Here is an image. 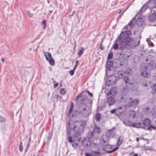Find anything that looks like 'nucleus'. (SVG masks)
Listing matches in <instances>:
<instances>
[{"label": "nucleus", "mask_w": 156, "mask_h": 156, "mask_svg": "<svg viewBox=\"0 0 156 156\" xmlns=\"http://www.w3.org/2000/svg\"><path fill=\"white\" fill-rule=\"evenodd\" d=\"M86 123L85 121H80L78 126H74L70 131L67 132V140L74 148H77L78 145L76 140L77 139L78 142L80 141L81 140L80 135L84 132V127Z\"/></svg>", "instance_id": "obj_1"}, {"label": "nucleus", "mask_w": 156, "mask_h": 156, "mask_svg": "<svg viewBox=\"0 0 156 156\" xmlns=\"http://www.w3.org/2000/svg\"><path fill=\"white\" fill-rule=\"evenodd\" d=\"M117 99L119 102H122L129 106H135L138 103V100L137 99L132 100L131 98L129 97L128 94L119 95L117 97Z\"/></svg>", "instance_id": "obj_2"}, {"label": "nucleus", "mask_w": 156, "mask_h": 156, "mask_svg": "<svg viewBox=\"0 0 156 156\" xmlns=\"http://www.w3.org/2000/svg\"><path fill=\"white\" fill-rule=\"evenodd\" d=\"M134 27V25L132 22H130L128 25L124 27V29L126 30L122 32L120 34L118 39L119 40L122 39L126 40L127 38L131 34L130 29Z\"/></svg>", "instance_id": "obj_3"}, {"label": "nucleus", "mask_w": 156, "mask_h": 156, "mask_svg": "<svg viewBox=\"0 0 156 156\" xmlns=\"http://www.w3.org/2000/svg\"><path fill=\"white\" fill-rule=\"evenodd\" d=\"M140 39L130 37L127 39V43L130 48H134L139 45Z\"/></svg>", "instance_id": "obj_4"}, {"label": "nucleus", "mask_w": 156, "mask_h": 156, "mask_svg": "<svg viewBox=\"0 0 156 156\" xmlns=\"http://www.w3.org/2000/svg\"><path fill=\"white\" fill-rule=\"evenodd\" d=\"M79 114L82 116L85 117H87L89 116L91 113V109L89 107L86 106H79Z\"/></svg>", "instance_id": "obj_5"}, {"label": "nucleus", "mask_w": 156, "mask_h": 156, "mask_svg": "<svg viewBox=\"0 0 156 156\" xmlns=\"http://www.w3.org/2000/svg\"><path fill=\"white\" fill-rule=\"evenodd\" d=\"M109 86H106L105 91V94L108 96L110 95L113 96L116 94L117 91V87L114 86L110 88Z\"/></svg>", "instance_id": "obj_6"}, {"label": "nucleus", "mask_w": 156, "mask_h": 156, "mask_svg": "<svg viewBox=\"0 0 156 156\" xmlns=\"http://www.w3.org/2000/svg\"><path fill=\"white\" fill-rule=\"evenodd\" d=\"M152 65L150 63H149L148 66H145V69L144 70H142L141 74V76L145 78L148 77L150 75L149 70L152 69Z\"/></svg>", "instance_id": "obj_7"}, {"label": "nucleus", "mask_w": 156, "mask_h": 156, "mask_svg": "<svg viewBox=\"0 0 156 156\" xmlns=\"http://www.w3.org/2000/svg\"><path fill=\"white\" fill-rule=\"evenodd\" d=\"M156 19V8L150 10L148 13V20L149 22H154Z\"/></svg>", "instance_id": "obj_8"}, {"label": "nucleus", "mask_w": 156, "mask_h": 156, "mask_svg": "<svg viewBox=\"0 0 156 156\" xmlns=\"http://www.w3.org/2000/svg\"><path fill=\"white\" fill-rule=\"evenodd\" d=\"M116 77L114 75L108 76L106 81V85L112 86L115 84L116 81Z\"/></svg>", "instance_id": "obj_9"}, {"label": "nucleus", "mask_w": 156, "mask_h": 156, "mask_svg": "<svg viewBox=\"0 0 156 156\" xmlns=\"http://www.w3.org/2000/svg\"><path fill=\"white\" fill-rule=\"evenodd\" d=\"M47 60L49 62V63L51 66L55 64V61L53 58L51 53L49 52H44V53Z\"/></svg>", "instance_id": "obj_10"}, {"label": "nucleus", "mask_w": 156, "mask_h": 156, "mask_svg": "<svg viewBox=\"0 0 156 156\" xmlns=\"http://www.w3.org/2000/svg\"><path fill=\"white\" fill-rule=\"evenodd\" d=\"M116 42H119V49L122 50L127 48V44H128L127 43V40H119V39H118L116 41Z\"/></svg>", "instance_id": "obj_11"}, {"label": "nucleus", "mask_w": 156, "mask_h": 156, "mask_svg": "<svg viewBox=\"0 0 156 156\" xmlns=\"http://www.w3.org/2000/svg\"><path fill=\"white\" fill-rule=\"evenodd\" d=\"M112 148L111 145L108 144L105 145L104 146L103 149L107 153H109L114 152L117 150L118 149V147H116L112 149Z\"/></svg>", "instance_id": "obj_12"}, {"label": "nucleus", "mask_w": 156, "mask_h": 156, "mask_svg": "<svg viewBox=\"0 0 156 156\" xmlns=\"http://www.w3.org/2000/svg\"><path fill=\"white\" fill-rule=\"evenodd\" d=\"M146 4L148 6V8L150 10L156 8V0H149Z\"/></svg>", "instance_id": "obj_13"}, {"label": "nucleus", "mask_w": 156, "mask_h": 156, "mask_svg": "<svg viewBox=\"0 0 156 156\" xmlns=\"http://www.w3.org/2000/svg\"><path fill=\"white\" fill-rule=\"evenodd\" d=\"M142 124L143 126L141 127L142 129L146 130H148V127L151 126V121L148 118L142 121Z\"/></svg>", "instance_id": "obj_14"}, {"label": "nucleus", "mask_w": 156, "mask_h": 156, "mask_svg": "<svg viewBox=\"0 0 156 156\" xmlns=\"http://www.w3.org/2000/svg\"><path fill=\"white\" fill-rule=\"evenodd\" d=\"M121 53V55H123L125 57L128 58L131 55L132 51L130 49L126 48L122 50Z\"/></svg>", "instance_id": "obj_15"}, {"label": "nucleus", "mask_w": 156, "mask_h": 156, "mask_svg": "<svg viewBox=\"0 0 156 156\" xmlns=\"http://www.w3.org/2000/svg\"><path fill=\"white\" fill-rule=\"evenodd\" d=\"M106 73L108 76H112L117 73V71H115L113 67L106 68Z\"/></svg>", "instance_id": "obj_16"}, {"label": "nucleus", "mask_w": 156, "mask_h": 156, "mask_svg": "<svg viewBox=\"0 0 156 156\" xmlns=\"http://www.w3.org/2000/svg\"><path fill=\"white\" fill-rule=\"evenodd\" d=\"M115 101V98L112 96H110L107 98V103L109 106L114 105Z\"/></svg>", "instance_id": "obj_17"}, {"label": "nucleus", "mask_w": 156, "mask_h": 156, "mask_svg": "<svg viewBox=\"0 0 156 156\" xmlns=\"http://www.w3.org/2000/svg\"><path fill=\"white\" fill-rule=\"evenodd\" d=\"M91 143V140L87 137H85L82 141L83 145L85 147H88L90 146Z\"/></svg>", "instance_id": "obj_18"}, {"label": "nucleus", "mask_w": 156, "mask_h": 156, "mask_svg": "<svg viewBox=\"0 0 156 156\" xmlns=\"http://www.w3.org/2000/svg\"><path fill=\"white\" fill-rule=\"evenodd\" d=\"M129 87L134 91H137L138 88V84L134 82L133 83L132 82L129 85Z\"/></svg>", "instance_id": "obj_19"}, {"label": "nucleus", "mask_w": 156, "mask_h": 156, "mask_svg": "<svg viewBox=\"0 0 156 156\" xmlns=\"http://www.w3.org/2000/svg\"><path fill=\"white\" fill-rule=\"evenodd\" d=\"M87 96L85 94H83L81 96L79 95L76 97V99L78 100L82 101V102L87 100Z\"/></svg>", "instance_id": "obj_20"}, {"label": "nucleus", "mask_w": 156, "mask_h": 156, "mask_svg": "<svg viewBox=\"0 0 156 156\" xmlns=\"http://www.w3.org/2000/svg\"><path fill=\"white\" fill-rule=\"evenodd\" d=\"M122 64L121 63L120 60L118 59H115L113 62V66L116 68L120 67Z\"/></svg>", "instance_id": "obj_21"}, {"label": "nucleus", "mask_w": 156, "mask_h": 156, "mask_svg": "<svg viewBox=\"0 0 156 156\" xmlns=\"http://www.w3.org/2000/svg\"><path fill=\"white\" fill-rule=\"evenodd\" d=\"M154 58L152 55H149L147 58L145 59V60L147 61V65L148 66L149 63H151L153 65V62L154 61Z\"/></svg>", "instance_id": "obj_22"}, {"label": "nucleus", "mask_w": 156, "mask_h": 156, "mask_svg": "<svg viewBox=\"0 0 156 156\" xmlns=\"http://www.w3.org/2000/svg\"><path fill=\"white\" fill-rule=\"evenodd\" d=\"M115 129V127H113L112 129L108 130L106 133V135L110 138L112 137L114 134V131Z\"/></svg>", "instance_id": "obj_23"}, {"label": "nucleus", "mask_w": 156, "mask_h": 156, "mask_svg": "<svg viewBox=\"0 0 156 156\" xmlns=\"http://www.w3.org/2000/svg\"><path fill=\"white\" fill-rule=\"evenodd\" d=\"M110 138L109 137L105 135L102 136L101 141L104 143H106L108 144V141Z\"/></svg>", "instance_id": "obj_24"}, {"label": "nucleus", "mask_w": 156, "mask_h": 156, "mask_svg": "<svg viewBox=\"0 0 156 156\" xmlns=\"http://www.w3.org/2000/svg\"><path fill=\"white\" fill-rule=\"evenodd\" d=\"M112 65L113 66V62H112V60H108L106 63V68L113 67Z\"/></svg>", "instance_id": "obj_25"}, {"label": "nucleus", "mask_w": 156, "mask_h": 156, "mask_svg": "<svg viewBox=\"0 0 156 156\" xmlns=\"http://www.w3.org/2000/svg\"><path fill=\"white\" fill-rule=\"evenodd\" d=\"M123 80L124 82L126 84H129V85L131 82L130 78L128 76H124Z\"/></svg>", "instance_id": "obj_26"}, {"label": "nucleus", "mask_w": 156, "mask_h": 156, "mask_svg": "<svg viewBox=\"0 0 156 156\" xmlns=\"http://www.w3.org/2000/svg\"><path fill=\"white\" fill-rule=\"evenodd\" d=\"M94 133L92 131L90 130L87 133V137L88 139L90 140L91 139L93 138L94 136Z\"/></svg>", "instance_id": "obj_27"}, {"label": "nucleus", "mask_w": 156, "mask_h": 156, "mask_svg": "<svg viewBox=\"0 0 156 156\" xmlns=\"http://www.w3.org/2000/svg\"><path fill=\"white\" fill-rule=\"evenodd\" d=\"M135 112L133 110H130L129 112V117L130 119H133L135 117Z\"/></svg>", "instance_id": "obj_28"}, {"label": "nucleus", "mask_w": 156, "mask_h": 156, "mask_svg": "<svg viewBox=\"0 0 156 156\" xmlns=\"http://www.w3.org/2000/svg\"><path fill=\"white\" fill-rule=\"evenodd\" d=\"M132 126L133 127H136V128H141V126H142V124L140 122L139 123H133L131 124V125H130V126Z\"/></svg>", "instance_id": "obj_29"}, {"label": "nucleus", "mask_w": 156, "mask_h": 156, "mask_svg": "<svg viewBox=\"0 0 156 156\" xmlns=\"http://www.w3.org/2000/svg\"><path fill=\"white\" fill-rule=\"evenodd\" d=\"M123 141V139L122 138L121 136H119L118 138V140L117 143V146L118 147H119L121 145Z\"/></svg>", "instance_id": "obj_30"}, {"label": "nucleus", "mask_w": 156, "mask_h": 156, "mask_svg": "<svg viewBox=\"0 0 156 156\" xmlns=\"http://www.w3.org/2000/svg\"><path fill=\"white\" fill-rule=\"evenodd\" d=\"M125 73L121 70L119 71L117 73V76L119 79H122Z\"/></svg>", "instance_id": "obj_31"}, {"label": "nucleus", "mask_w": 156, "mask_h": 156, "mask_svg": "<svg viewBox=\"0 0 156 156\" xmlns=\"http://www.w3.org/2000/svg\"><path fill=\"white\" fill-rule=\"evenodd\" d=\"M94 131L97 133H99L101 132L100 128L99 127H98L96 125H95L94 129Z\"/></svg>", "instance_id": "obj_32"}, {"label": "nucleus", "mask_w": 156, "mask_h": 156, "mask_svg": "<svg viewBox=\"0 0 156 156\" xmlns=\"http://www.w3.org/2000/svg\"><path fill=\"white\" fill-rule=\"evenodd\" d=\"M148 8V6L145 3L144 5L140 9V11L142 13L143 12H144L145 10L147 9Z\"/></svg>", "instance_id": "obj_33"}, {"label": "nucleus", "mask_w": 156, "mask_h": 156, "mask_svg": "<svg viewBox=\"0 0 156 156\" xmlns=\"http://www.w3.org/2000/svg\"><path fill=\"white\" fill-rule=\"evenodd\" d=\"M46 21L45 20H43L41 23L40 25L42 26L43 29H44L46 28Z\"/></svg>", "instance_id": "obj_34"}, {"label": "nucleus", "mask_w": 156, "mask_h": 156, "mask_svg": "<svg viewBox=\"0 0 156 156\" xmlns=\"http://www.w3.org/2000/svg\"><path fill=\"white\" fill-rule=\"evenodd\" d=\"M127 86L126 85L124 87L122 88V93H123V94L121 95H125V94H128L127 93H126V92L127 90Z\"/></svg>", "instance_id": "obj_35"}, {"label": "nucleus", "mask_w": 156, "mask_h": 156, "mask_svg": "<svg viewBox=\"0 0 156 156\" xmlns=\"http://www.w3.org/2000/svg\"><path fill=\"white\" fill-rule=\"evenodd\" d=\"M152 90L151 91V93L152 94H154L156 92V83L154 84L151 87Z\"/></svg>", "instance_id": "obj_36"}, {"label": "nucleus", "mask_w": 156, "mask_h": 156, "mask_svg": "<svg viewBox=\"0 0 156 156\" xmlns=\"http://www.w3.org/2000/svg\"><path fill=\"white\" fill-rule=\"evenodd\" d=\"M101 115L100 113H97L95 115V119L97 121H98L100 119Z\"/></svg>", "instance_id": "obj_37"}, {"label": "nucleus", "mask_w": 156, "mask_h": 156, "mask_svg": "<svg viewBox=\"0 0 156 156\" xmlns=\"http://www.w3.org/2000/svg\"><path fill=\"white\" fill-rule=\"evenodd\" d=\"M74 107V104L73 102H71L70 105V109H69V115L71 113L72 111L73 108Z\"/></svg>", "instance_id": "obj_38"}, {"label": "nucleus", "mask_w": 156, "mask_h": 156, "mask_svg": "<svg viewBox=\"0 0 156 156\" xmlns=\"http://www.w3.org/2000/svg\"><path fill=\"white\" fill-rule=\"evenodd\" d=\"M84 50H85V49L84 48H82V49L78 51L77 54L78 55L79 57L81 56V55L83 54Z\"/></svg>", "instance_id": "obj_39"}, {"label": "nucleus", "mask_w": 156, "mask_h": 156, "mask_svg": "<svg viewBox=\"0 0 156 156\" xmlns=\"http://www.w3.org/2000/svg\"><path fill=\"white\" fill-rule=\"evenodd\" d=\"M60 93L62 95H64L66 93V90L65 88H62L60 89Z\"/></svg>", "instance_id": "obj_40"}, {"label": "nucleus", "mask_w": 156, "mask_h": 156, "mask_svg": "<svg viewBox=\"0 0 156 156\" xmlns=\"http://www.w3.org/2000/svg\"><path fill=\"white\" fill-rule=\"evenodd\" d=\"M52 134L51 133L49 132V133H48V135L47 136V137L48 139V140H47L48 142H49L50 140V139H51V138L52 137Z\"/></svg>", "instance_id": "obj_41"}, {"label": "nucleus", "mask_w": 156, "mask_h": 156, "mask_svg": "<svg viewBox=\"0 0 156 156\" xmlns=\"http://www.w3.org/2000/svg\"><path fill=\"white\" fill-rule=\"evenodd\" d=\"M92 156H100L98 152H92Z\"/></svg>", "instance_id": "obj_42"}, {"label": "nucleus", "mask_w": 156, "mask_h": 156, "mask_svg": "<svg viewBox=\"0 0 156 156\" xmlns=\"http://www.w3.org/2000/svg\"><path fill=\"white\" fill-rule=\"evenodd\" d=\"M113 57V53L112 52H110L108 55L107 59L108 60H110Z\"/></svg>", "instance_id": "obj_43"}, {"label": "nucleus", "mask_w": 156, "mask_h": 156, "mask_svg": "<svg viewBox=\"0 0 156 156\" xmlns=\"http://www.w3.org/2000/svg\"><path fill=\"white\" fill-rule=\"evenodd\" d=\"M118 111V109H114L112 110H111L110 112L112 114L115 113V115L116 114L117 112Z\"/></svg>", "instance_id": "obj_44"}, {"label": "nucleus", "mask_w": 156, "mask_h": 156, "mask_svg": "<svg viewBox=\"0 0 156 156\" xmlns=\"http://www.w3.org/2000/svg\"><path fill=\"white\" fill-rule=\"evenodd\" d=\"M19 149L20 152H22L23 150V144L22 142H20L19 145Z\"/></svg>", "instance_id": "obj_45"}, {"label": "nucleus", "mask_w": 156, "mask_h": 156, "mask_svg": "<svg viewBox=\"0 0 156 156\" xmlns=\"http://www.w3.org/2000/svg\"><path fill=\"white\" fill-rule=\"evenodd\" d=\"M151 128H153L155 130L156 129V127H155L154 126H153L152 125H151L149 127H148V130H151Z\"/></svg>", "instance_id": "obj_46"}, {"label": "nucleus", "mask_w": 156, "mask_h": 156, "mask_svg": "<svg viewBox=\"0 0 156 156\" xmlns=\"http://www.w3.org/2000/svg\"><path fill=\"white\" fill-rule=\"evenodd\" d=\"M113 48L115 49H117L118 48L119 46L118 44L117 43H115L114 45L113 46Z\"/></svg>", "instance_id": "obj_47"}, {"label": "nucleus", "mask_w": 156, "mask_h": 156, "mask_svg": "<svg viewBox=\"0 0 156 156\" xmlns=\"http://www.w3.org/2000/svg\"><path fill=\"white\" fill-rule=\"evenodd\" d=\"M27 13L28 15V17L31 18L33 16V14L32 13H30V11H28L27 12Z\"/></svg>", "instance_id": "obj_48"}, {"label": "nucleus", "mask_w": 156, "mask_h": 156, "mask_svg": "<svg viewBox=\"0 0 156 156\" xmlns=\"http://www.w3.org/2000/svg\"><path fill=\"white\" fill-rule=\"evenodd\" d=\"M152 80L154 81H156V73H154L153 75Z\"/></svg>", "instance_id": "obj_49"}, {"label": "nucleus", "mask_w": 156, "mask_h": 156, "mask_svg": "<svg viewBox=\"0 0 156 156\" xmlns=\"http://www.w3.org/2000/svg\"><path fill=\"white\" fill-rule=\"evenodd\" d=\"M5 121V118L0 116V122H4Z\"/></svg>", "instance_id": "obj_50"}, {"label": "nucleus", "mask_w": 156, "mask_h": 156, "mask_svg": "<svg viewBox=\"0 0 156 156\" xmlns=\"http://www.w3.org/2000/svg\"><path fill=\"white\" fill-rule=\"evenodd\" d=\"M75 70H71L69 71V74L71 75L72 76L74 74V71Z\"/></svg>", "instance_id": "obj_51"}, {"label": "nucleus", "mask_w": 156, "mask_h": 156, "mask_svg": "<svg viewBox=\"0 0 156 156\" xmlns=\"http://www.w3.org/2000/svg\"><path fill=\"white\" fill-rule=\"evenodd\" d=\"M122 108L121 107H119V108H117V109H118V111L117 112H119L120 114L121 113L122 111H120V109H122Z\"/></svg>", "instance_id": "obj_52"}, {"label": "nucleus", "mask_w": 156, "mask_h": 156, "mask_svg": "<svg viewBox=\"0 0 156 156\" xmlns=\"http://www.w3.org/2000/svg\"><path fill=\"white\" fill-rule=\"evenodd\" d=\"M102 44V42L100 44V50H101V51H103L104 50V46L102 47L101 46Z\"/></svg>", "instance_id": "obj_53"}, {"label": "nucleus", "mask_w": 156, "mask_h": 156, "mask_svg": "<svg viewBox=\"0 0 156 156\" xmlns=\"http://www.w3.org/2000/svg\"><path fill=\"white\" fill-rule=\"evenodd\" d=\"M85 156H92V153L91 154L89 153H86L85 154Z\"/></svg>", "instance_id": "obj_54"}, {"label": "nucleus", "mask_w": 156, "mask_h": 156, "mask_svg": "<svg viewBox=\"0 0 156 156\" xmlns=\"http://www.w3.org/2000/svg\"><path fill=\"white\" fill-rule=\"evenodd\" d=\"M127 73L129 75H131L132 74V71L131 69L128 71Z\"/></svg>", "instance_id": "obj_55"}, {"label": "nucleus", "mask_w": 156, "mask_h": 156, "mask_svg": "<svg viewBox=\"0 0 156 156\" xmlns=\"http://www.w3.org/2000/svg\"><path fill=\"white\" fill-rule=\"evenodd\" d=\"M148 110H149V108L147 107L146 108L145 110V111L146 110H148L147 111H146V112H147V113H146V114H148L150 112V111H149Z\"/></svg>", "instance_id": "obj_56"}, {"label": "nucleus", "mask_w": 156, "mask_h": 156, "mask_svg": "<svg viewBox=\"0 0 156 156\" xmlns=\"http://www.w3.org/2000/svg\"><path fill=\"white\" fill-rule=\"evenodd\" d=\"M87 93L89 94L91 97H92L93 96V94L92 93H90V91L88 90H87Z\"/></svg>", "instance_id": "obj_57"}, {"label": "nucleus", "mask_w": 156, "mask_h": 156, "mask_svg": "<svg viewBox=\"0 0 156 156\" xmlns=\"http://www.w3.org/2000/svg\"><path fill=\"white\" fill-rule=\"evenodd\" d=\"M29 146H28V145H27L25 149V152H27V150H28V149L29 148Z\"/></svg>", "instance_id": "obj_58"}, {"label": "nucleus", "mask_w": 156, "mask_h": 156, "mask_svg": "<svg viewBox=\"0 0 156 156\" xmlns=\"http://www.w3.org/2000/svg\"><path fill=\"white\" fill-rule=\"evenodd\" d=\"M58 83H55L54 85V88H56L58 86Z\"/></svg>", "instance_id": "obj_59"}, {"label": "nucleus", "mask_w": 156, "mask_h": 156, "mask_svg": "<svg viewBox=\"0 0 156 156\" xmlns=\"http://www.w3.org/2000/svg\"><path fill=\"white\" fill-rule=\"evenodd\" d=\"M140 24L138 23H137V25L139 27H140V26H141L142 24V23L140 21Z\"/></svg>", "instance_id": "obj_60"}, {"label": "nucleus", "mask_w": 156, "mask_h": 156, "mask_svg": "<svg viewBox=\"0 0 156 156\" xmlns=\"http://www.w3.org/2000/svg\"><path fill=\"white\" fill-rule=\"evenodd\" d=\"M150 46L152 47L154 46V44L152 42H151L150 44Z\"/></svg>", "instance_id": "obj_61"}, {"label": "nucleus", "mask_w": 156, "mask_h": 156, "mask_svg": "<svg viewBox=\"0 0 156 156\" xmlns=\"http://www.w3.org/2000/svg\"><path fill=\"white\" fill-rule=\"evenodd\" d=\"M75 63H76L75 65H78V63H79V61L78 60H76V61Z\"/></svg>", "instance_id": "obj_62"}, {"label": "nucleus", "mask_w": 156, "mask_h": 156, "mask_svg": "<svg viewBox=\"0 0 156 156\" xmlns=\"http://www.w3.org/2000/svg\"><path fill=\"white\" fill-rule=\"evenodd\" d=\"M76 67H77V65H75L74 66V68L73 69V70H75L76 69Z\"/></svg>", "instance_id": "obj_63"}, {"label": "nucleus", "mask_w": 156, "mask_h": 156, "mask_svg": "<svg viewBox=\"0 0 156 156\" xmlns=\"http://www.w3.org/2000/svg\"><path fill=\"white\" fill-rule=\"evenodd\" d=\"M57 98H59L60 99H61L62 98V97L60 96V95H58V96H57Z\"/></svg>", "instance_id": "obj_64"}]
</instances>
